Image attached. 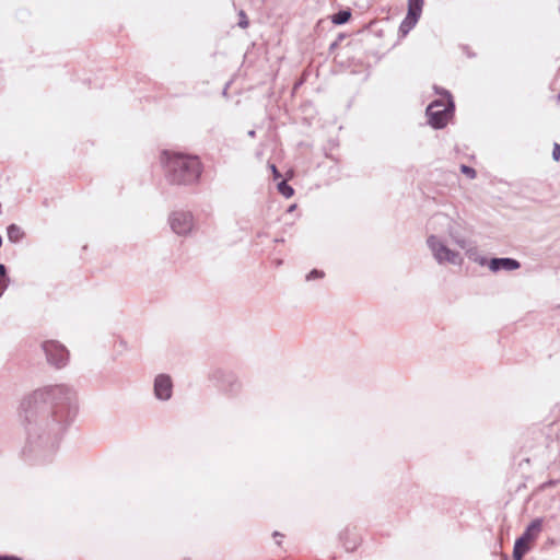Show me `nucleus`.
Here are the masks:
<instances>
[{"mask_svg":"<svg viewBox=\"0 0 560 560\" xmlns=\"http://www.w3.org/2000/svg\"><path fill=\"white\" fill-rule=\"evenodd\" d=\"M25 457L45 463L52 458L60 440L77 415L75 392L63 384L34 390L21 401Z\"/></svg>","mask_w":560,"mask_h":560,"instance_id":"nucleus-1","label":"nucleus"},{"mask_svg":"<svg viewBox=\"0 0 560 560\" xmlns=\"http://www.w3.org/2000/svg\"><path fill=\"white\" fill-rule=\"evenodd\" d=\"M165 176L173 185H191L198 182L202 165L197 156L164 151Z\"/></svg>","mask_w":560,"mask_h":560,"instance_id":"nucleus-2","label":"nucleus"},{"mask_svg":"<svg viewBox=\"0 0 560 560\" xmlns=\"http://www.w3.org/2000/svg\"><path fill=\"white\" fill-rule=\"evenodd\" d=\"M443 94L447 97V104L445 105L443 101L435 100L427 107V116L430 126L434 129H442L446 126L448 117L454 112V102L450 92L443 91Z\"/></svg>","mask_w":560,"mask_h":560,"instance_id":"nucleus-3","label":"nucleus"},{"mask_svg":"<svg viewBox=\"0 0 560 560\" xmlns=\"http://www.w3.org/2000/svg\"><path fill=\"white\" fill-rule=\"evenodd\" d=\"M427 245L439 264L459 265L462 262L460 254L450 249L440 236L430 235L427 240Z\"/></svg>","mask_w":560,"mask_h":560,"instance_id":"nucleus-4","label":"nucleus"},{"mask_svg":"<svg viewBox=\"0 0 560 560\" xmlns=\"http://www.w3.org/2000/svg\"><path fill=\"white\" fill-rule=\"evenodd\" d=\"M208 377L220 390L224 393L236 394L241 389V383L234 372L230 370L213 368L209 372Z\"/></svg>","mask_w":560,"mask_h":560,"instance_id":"nucleus-5","label":"nucleus"},{"mask_svg":"<svg viewBox=\"0 0 560 560\" xmlns=\"http://www.w3.org/2000/svg\"><path fill=\"white\" fill-rule=\"evenodd\" d=\"M542 528V520L535 518L526 527L525 532L516 539L513 548V559L522 560L524 555L529 550V542L534 540Z\"/></svg>","mask_w":560,"mask_h":560,"instance_id":"nucleus-6","label":"nucleus"},{"mask_svg":"<svg viewBox=\"0 0 560 560\" xmlns=\"http://www.w3.org/2000/svg\"><path fill=\"white\" fill-rule=\"evenodd\" d=\"M47 362L57 369L63 368L69 360L67 348L56 340H47L42 343Z\"/></svg>","mask_w":560,"mask_h":560,"instance_id":"nucleus-7","label":"nucleus"},{"mask_svg":"<svg viewBox=\"0 0 560 560\" xmlns=\"http://www.w3.org/2000/svg\"><path fill=\"white\" fill-rule=\"evenodd\" d=\"M168 222L172 231L179 236L188 235L194 228V218L188 211L178 210L172 212Z\"/></svg>","mask_w":560,"mask_h":560,"instance_id":"nucleus-8","label":"nucleus"},{"mask_svg":"<svg viewBox=\"0 0 560 560\" xmlns=\"http://www.w3.org/2000/svg\"><path fill=\"white\" fill-rule=\"evenodd\" d=\"M154 396L156 399L166 401L172 397L173 394V382L170 375L159 374L154 378Z\"/></svg>","mask_w":560,"mask_h":560,"instance_id":"nucleus-9","label":"nucleus"},{"mask_svg":"<svg viewBox=\"0 0 560 560\" xmlns=\"http://www.w3.org/2000/svg\"><path fill=\"white\" fill-rule=\"evenodd\" d=\"M489 269L493 272H498L501 270H516L521 267V264L518 260L510 257H501V258H491L489 260Z\"/></svg>","mask_w":560,"mask_h":560,"instance_id":"nucleus-10","label":"nucleus"},{"mask_svg":"<svg viewBox=\"0 0 560 560\" xmlns=\"http://www.w3.org/2000/svg\"><path fill=\"white\" fill-rule=\"evenodd\" d=\"M420 16H421L420 14L407 11L406 18L402 20V22L399 25V32L402 35H407L416 26Z\"/></svg>","mask_w":560,"mask_h":560,"instance_id":"nucleus-11","label":"nucleus"},{"mask_svg":"<svg viewBox=\"0 0 560 560\" xmlns=\"http://www.w3.org/2000/svg\"><path fill=\"white\" fill-rule=\"evenodd\" d=\"M24 231L16 224L12 223L7 228V236L11 243H20L24 237Z\"/></svg>","mask_w":560,"mask_h":560,"instance_id":"nucleus-12","label":"nucleus"},{"mask_svg":"<svg viewBox=\"0 0 560 560\" xmlns=\"http://www.w3.org/2000/svg\"><path fill=\"white\" fill-rule=\"evenodd\" d=\"M447 232H448V236L452 238V241L462 249H467L468 246H469V243L468 241L459 235L453 228V225L448 224V229H447Z\"/></svg>","mask_w":560,"mask_h":560,"instance_id":"nucleus-13","label":"nucleus"},{"mask_svg":"<svg viewBox=\"0 0 560 560\" xmlns=\"http://www.w3.org/2000/svg\"><path fill=\"white\" fill-rule=\"evenodd\" d=\"M351 18L349 10H340L331 16V22L336 25H342L347 23Z\"/></svg>","mask_w":560,"mask_h":560,"instance_id":"nucleus-14","label":"nucleus"},{"mask_svg":"<svg viewBox=\"0 0 560 560\" xmlns=\"http://www.w3.org/2000/svg\"><path fill=\"white\" fill-rule=\"evenodd\" d=\"M278 191L285 198H290L294 194V189L285 180L278 184Z\"/></svg>","mask_w":560,"mask_h":560,"instance_id":"nucleus-15","label":"nucleus"},{"mask_svg":"<svg viewBox=\"0 0 560 560\" xmlns=\"http://www.w3.org/2000/svg\"><path fill=\"white\" fill-rule=\"evenodd\" d=\"M423 0H408V11L417 14L422 13Z\"/></svg>","mask_w":560,"mask_h":560,"instance_id":"nucleus-16","label":"nucleus"},{"mask_svg":"<svg viewBox=\"0 0 560 560\" xmlns=\"http://www.w3.org/2000/svg\"><path fill=\"white\" fill-rule=\"evenodd\" d=\"M324 276H325L324 271L318 270V269H313L312 271H310L306 275L305 280L306 281H312V280H315V279H322Z\"/></svg>","mask_w":560,"mask_h":560,"instance_id":"nucleus-17","label":"nucleus"},{"mask_svg":"<svg viewBox=\"0 0 560 560\" xmlns=\"http://www.w3.org/2000/svg\"><path fill=\"white\" fill-rule=\"evenodd\" d=\"M460 171H462L463 174L467 175L471 179L475 178L476 175H477L475 168H472V167H470L468 165H465V164H463L460 166Z\"/></svg>","mask_w":560,"mask_h":560,"instance_id":"nucleus-18","label":"nucleus"},{"mask_svg":"<svg viewBox=\"0 0 560 560\" xmlns=\"http://www.w3.org/2000/svg\"><path fill=\"white\" fill-rule=\"evenodd\" d=\"M0 280H5V287H9L10 278L7 273V267L3 264H0Z\"/></svg>","mask_w":560,"mask_h":560,"instance_id":"nucleus-19","label":"nucleus"},{"mask_svg":"<svg viewBox=\"0 0 560 560\" xmlns=\"http://www.w3.org/2000/svg\"><path fill=\"white\" fill-rule=\"evenodd\" d=\"M238 26L242 28H246L248 26V20L244 11L240 12Z\"/></svg>","mask_w":560,"mask_h":560,"instance_id":"nucleus-20","label":"nucleus"},{"mask_svg":"<svg viewBox=\"0 0 560 560\" xmlns=\"http://www.w3.org/2000/svg\"><path fill=\"white\" fill-rule=\"evenodd\" d=\"M552 159L555 161H559V159H560V144L559 143H553Z\"/></svg>","mask_w":560,"mask_h":560,"instance_id":"nucleus-21","label":"nucleus"},{"mask_svg":"<svg viewBox=\"0 0 560 560\" xmlns=\"http://www.w3.org/2000/svg\"><path fill=\"white\" fill-rule=\"evenodd\" d=\"M0 560H22V558L16 556L0 555Z\"/></svg>","mask_w":560,"mask_h":560,"instance_id":"nucleus-22","label":"nucleus"},{"mask_svg":"<svg viewBox=\"0 0 560 560\" xmlns=\"http://www.w3.org/2000/svg\"><path fill=\"white\" fill-rule=\"evenodd\" d=\"M343 546L348 551H352L357 548L355 544L343 541Z\"/></svg>","mask_w":560,"mask_h":560,"instance_id":"nucleus-23","label":"nucleus"},{"mask_svg":"<svg viewBox=\"0 0 560 560\" xmlns=\"http://www.w3.org/2000/svg\"><path fill=\"white\" fill-rule=\"evenodd\" d=\"M5 290H7L5 280H0V298L2 296V294L4 293Z\"/></svg>","mask_w":560,"mask_h":560,"instance_id":"nucleus-24","label":"nucleus"},{"mask_svg":"<svg viewBox=\"0 0 560 560\" xmlns=\"http://www.w3.org/2000/svg\"><path fill=\"white\" fill-rule=\"evenodd\" d=\"M271 170L276 178L281 177L280 172L277 170L275 165H271Z\"/></svg>","mask_w":560,"mask_h":560,"instance_id":"nucleus-25","label":"nucleus"},{"mask_svg":"<svg viewBox=\"0 0 560 560\" xmlns=\"http://www.w3.org/2000/svg\"><path fill=\"white\" fill-rule=\"evenodd\" d=\"M248 136H249V137H255V131H254V130H250V131L248 132Z\"/></svg>","mask_w":560,"mask_h":560,"instance_id":"nucleus-26","label":"nucleus"},{"mask_svg":"<svg viewBox=\"0 0 560 560\" xmlns=\"http://www.w3.org/2000/svg\"><path fill=\"white\" fill-rule=\"evenodd\" d=\"M277 536L282 537V535H281L279 532H275V533H273V537H277Z\"/></svg>","mask_w":560,"mask_h":560,"instance_id":"nucleus-27","label":"nucleus"},{"mask_svg":"<svg viewBox=\"0 0 560 560\" xmlns=\"http://www.w3.org/2000/svg\"><path fill=\"white\" fill-rule=\"evenodd\" d=\"M557 98H558V102H560V93L558 94Z\"/></svg>","mask_w":560,"mask_h":560,"instance_id":"nucleus-28","label":"nucleus"}]
</instances>
